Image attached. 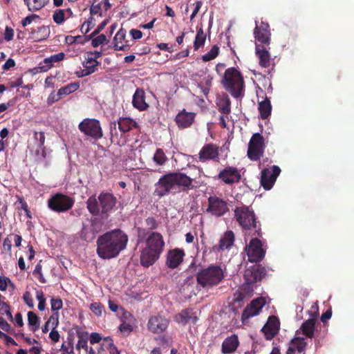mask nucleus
<instances>
[{
  "mask_svg": "<svg viewBox=\"0 0 354 354\" xmlns=\"http://www.w3.org/2000/svg\"><path fill=\"white\" fill-rule=\"evenodd\" d=\"M175 319L177 322L182 325H186L190 322L196 324L198 320V316L192 308H185L176 315Z\"/></svg>",
  "mask_w": 354,
  "mask_h": 354,
  "instance_id": "a878e982",
  "label": "nucleus"
},
{
  "mask_svg": "<svg viewBox=\"0 0 354 354\" xmlns=\"http://www.w3.org/2000/svg\"><path fill=\"white\" fill-rule=\"evenodd\" d=\"M127 31L124 28H121L118 30L114 37L113 44L115 50H128L129 48V44H122L126 37Z\"/></svg>",
  "mask_w": 354,
  "mask_h": 354,
  "instance_id": "c756f323",
  "label": "nucleus"
},
{
  "mask_svg": "<svg viewBox=\"0 0 354 354\" xmlns=\"http://www.w3.org/2000/svg\"><path fill=\"white\" fill-rule=\"evenodd\" d=\"M292 344L299 353H302L306 348V342L304 337H296L292 339Z\"/></svg>",
  "mask_w": 354,
  "mask_h": 354,
  "instance_id": "79ce46f5",
  "label": "nucleus"
},
{
  "mask_svg": "<svg viewBox=\"0 0 354 354\" xmlns=\"http://www.w3.org/2000/svg\"><path fill=\"white\" fill-rule=\"evenodd\" d=\"M132 104L133 107L140 111H146L149 104L146 102V95L143 88H138L133 96Z\"/></svg>",
  "mask_w": 354,
  "mask_h": 354,
  "instance_id": "393cba45",
  "label": "nucleus"
},
{
  "mask_svg": "<svg viewBox=\"0 0 354 354\" xmlns=\"http://www.w3.org/2000/svg\"><path fill=\"white\" fill-rule=\"evenodd\" d=\"M279 329L280 322L279 318L275 317V315H270L261 330L267 340H272L275 335L279 333Z\"/></svg>",
  "mask_w": 354,
  "mask_h": 354,
  "instance_id": "6ab92c4d",
  "label": "nucleus"
},
{
  "mask_svg": "<svg viewBox=\"0 0 354 354\" xmlns=\"http://www.w3.org/2000/svg\"><path fill=\"white\" fill-rule=\"evenodd\" d=\"M258 109L260 112V117L263 120L268 118L271 115L272 106L268 97H266L263 100L260 101Z\"/></svg>",
  "mask_w": 354,
  "mask_h": 354,
  "instance_id": "473e14b6",
  "label": "nucleus"
},
{
  "mask_svg": "<svg viewBox=\"0 0 354 354\" xmlns=\"http://www.w3.org/2000/svg\"><path fill=\"white\" fill-rule=\"evenodd\" d=\"M231 100L229 95L223 94L216 99L218 109L223 115H228L231 113Z\"/></svg>",
  "mask_w": 354,
  "mask_h": 354,
  "instance_id": "7c9ffc66",
  "label": "nucleus"
},
{
  "mask_svg": "<svg viewBox=\"0 0 354 354\" xmlns=\"http://www.w3.org/2000/svg\"><path fill=\"white\" fill-rule=\"evenodd\" d=\"M234 216L245 234L262 236L261 223L258 221L253 209L245 205L236 206L234 209Z\"/></svg>",
  "mask_w": 354,
  "mask_h": 354,
  "instance_id": "39448f33",
  "label": "nucleus"
},
{
  "mask_svg": "<svg viewBox=\"0 0 354 354\" xmlns=\"http://www.w3.org/2000/svg\"><path fill=\"white\" fill-rule=\"evenodd\" d=\"M49 0H24L25 4L28 7L30 11H35L42 9Z\"/></svg>",
  "mask_w": 354,
  "mask_h": 354,
  "instance_id": "e433bc0d",
  "label": "nucleus"
},
{
  "mask_svg": "<svg viewBox=\"0 0 354 354\" xmlns=\"http://www.w3.org/2000/svg\"><path fill=\"white\" fill-rule=\"evenodd\" d=\"M316 319L310 318L304 322L300 327V330H302L304 335L309 338H313L315 335V331L316 328Z\"/></svg>",
  "mask_w": 354,
  "mask_h": 354,
  "instance_id": "2f4dec72",
  "label": "nucleus"
},
{
  "mask_svg": "<svg viewBox=\"0 0 354 354\" xmlns=\"http://www.w3.org/2000/svg\"><path fill=\"white\" fill-rule=\"evenodd\" d=\"M185 255V251L178 248L169 250L166 257V266L170 269H176L183 262Z\"/></svg>",
  "mask_w": 354,
  "mask_h": 354,
  "instance_id": "412c9836",
  "label": "nucleus"
},
{
  "mask_svg": "<svg viewBox=\"0 0 354 354\" xmlns=\"http://www.w3.org/2000/svg\"><path fill=\"white\" fill-rule=\"evenodd\" d=\"M0 328L10 334H15V329L6 322L4 318L0 317Z\"/></svg>",
  "mask_w": 354,
  "mask_h": 354,
  "instance_id": "5fc2aeb1",
  "label": "nucleus"
},
{
  "mask_svg": "<svg viewBox=\"0 0 354 354\" xmlns=\"http://www.w3.org/2000/svg\"><path fill=\"white\" fill-rule=\"evenodd\" d=\"M195 112L187 111L183 109L178 112L175 118V122L180 129H185L192 126L196 120Z\"/></svg>",
  "mask_w": 354,
  "mask_h": 354,
  "instance_id": "aec40b11",
  "label": "nucleus"
},
{
  "mask_svg": "<svg viewBox=\"0 0 354 354\" xmlns=\"http://www.w3.org/2000/svg\"><path fill=\"white\" fill-rule=\"evenodd\" d=\"M193 180V178H189L183 172H169L162 176L155 183L153 194L162 198L171 192H175L176 189L188 192L194 188Z\"/></svg>",
  "mask_w": 354,
  "mask_h": 354,
  "instance_id": "f03ea898",
  "label": "nucleus"
},
{
  "mask_svg": "<svg viewBox=\"0 0 354 354\" xmlns=\"http://www.w3.org/2000/svg\"><path fill=\"white\" fill-rule=\"evenodd\" d=\"M198 160L201 162L208 160H219V147L214 144L204 145L198 154Z\"/></svg>",
  "mask_w": 354,
  "mask_h": 354,
  "instance_id": "a211bd4d",
  "label": "nucleus"
},
{
  "mask_svg": "<svg viewBox=\"0 0 354 354\" xmlns=\"http://www.w3.org/2000/svg\"><path fill=\"white\" fill-rule=\"evenodd\" d=\"M109 19H105V20L102 21L101 22V24H100L98 25V26L97 27L95 30H94L91 33V37H93L94 36L97 35V34L100 33V32L102 31V30L104 28V27L106 26V24H109Z\"/></svg>",
  "mask_w": 354,
  "mask_h": 354,
  "instance_id": "680f3d73",
  "label": "nucleus"
},
{
  "mask_svg": "<svg viewBox=\"0 0 354 354\" xmlns=\"http://www.w3.org/2000/svg\"><path fill=\"white\" fill-rule=\"evenodd\" d=\"M28 324L30 326H32V330L35 331L38 330L39 327V317L35 313V312L29 311L28 313Z\"/></svg>",
  "mask_w": 354,
  "mask_h": 354,
  "instance_id": "c03bdc74",
  "label": "nucleus"
},
{
  "mask_svg": "<svg viewBox=\"0 0 354 354\" xmlns=\"http://www.w3.org/2000/svg\"><path fill=\"white\" fill-rule=\"evenodd\" d=\"M22 298H23L24 302L26 303V304L28 305V306L29 308H34L35 304L33 302V298H32V296L31 295V293L29 291H26L24 293Z\"/></svg>",
  "mask_w": 354,
  "mask_h": 354,
  "instance_id": "bf43d9fd",
  "label": "nucleus"
},
{
  "mask_svg": "<svg viewBox=\"0 0 354 354\" xmlns=\"http://www.w3.org/2000/svg\"><path fill=\"white\" fill-rule=\"evenodd\" d=\"M217 179L224 184L232 185L241 180V174L238 168L227 166L223 168L217 175Z\"/></svg>",
  "mask_w": 354,
  "mask_h": 354,
  "instance_id": "f3484780",
  "label": "nucleus"
},
{
  "mask_svg": "<svg viewBox=\"0 0 354 354\" xmlns=\"http://www.w3.org/2000/svg\"><path fill=\"white\" fill-rule=\"evenodd\" d=\"M128 234L120 228L106 232L97 239V254L102 259L118 257L128 245Z\"/></svg>",
  "mask_w": 354,
  "mask_h": 354,
  "instance_id": "f257e3e1",
  "label": "nucleus"
},
{
  "mask_svg": "<svg viewBox=\"0 0 354 354\" xmlns=\"http://www.w3.org/2000/svg\"><path fill=\"white\" fill-rule=\"evenodd\" d=\"M118 129L122 133H128L133 127H138L136 122L129 118H120L118 120Z\"/></svg>",
  "mask_w": 354,
  "mask_h": 354,
  "instance_id": "72a5a7b5",
  "label": "nucleus"
},
{
  "mask_svg": "<svg viewBox=\"0 0 354 354\" xmlns=\"http://www.w3.org/2000/svg\"><path fill=\"white\" fill-rule=\"evenodd\" d=\"M11 280L10 278L6 277H0V290L5 291L8 288V283H10Z\"/></svg>",
  "mask_w": 354,
  "mask_h": 354,
  "instance_id": "69168bd1",
  "label": "nucleus"
},
{
  "mask_svg": "<svg viewBox=\"0 0 354 354\" xmlns=\"http://www.w3.org/2000/svg\"><path fill=\"white\" fill-rule=\"evenodd\" d=\"M34 137L37 140H38L39 147H42L43 145H44V143H45V133H44L35 132Z\"/></svg>",
  "mask_w": 354,
  "mask_h": 354,
  "instance_id": "338daca9",
  "label": "nucleus"
},
{
  "mask_svg": "<svg viewBox=\"0 0 354 354\" xmlns=\"http://www.w3.org/2000/svg\"><path fill=\"white\" fill-rule=\"evenodd\" d=\"M145 225L149 230H156L158 227V223L153 216H149L145 219Z\"/></svg>",
  "mask_w": 354,
  "mask_h": 354,
  "instance_id": "8fccbe9b",
  "label": "nucleus"
},
{
  "mask_svg": "<svg viewBox=\"0 0 354 354\" xmlns=\"http://www.w3.org/2000/svg\"><path fill=\"white\" fill-rule=\"evenodd\" d=\"M50 323V326L52 329H56L59 325V314L57 312H55L48 319Z\"/></svg>",
  "mask_w": 354,
  "mask_h": 354,
  "instance_id": "4d7b16f0",
  "label": "nucleus"
},
{
  "mask_svg": "<svg viewBox=\"0 0 354 354\" xmlns=\"http://www.w3.org/2000/svg\"><path fill=\"white\" fill-rule=\"evenodd\" d=\"M82 65L87 70L88 74L91 75L97 71V66L100 65V62L97 61V59H94L89 53L87 52L86 57L82 62Z\"/></svg>",
  "mask_w": 354,
  "mask_h": 354,
  "instance_id": "f704fd0d",
  "label": "nucleus"
},
{
  "mask_svg": "<svg viewBox=\"0 0 354 354\" xmlns=\"http://www.w3.org/2000/svg\"><path fill=\"white\" fill-rule=\"evenodd\" d=\"M39 15H36V14H31L29 16L23 18L21 20V25L23 27H26V26L32 24V21L35 20V19H39Z\"/></svg>",
  "mask_w": 354,
  "mask_h": 354,
  "instance_id": "052dcab7",
  "label": "nucleus"
},
{
  "mask_svg": "<svg viewBox=\"0 0 354 354\" xmlns=\"http://www.w3.org/2000/svg\"><path fill=\"white\" fill-rule=\"evenodd\" d=\"M106 37L105 35H103L102 33L101 35L95 37L92 41L91 44L93 47H97L99 45L102 44L103 43L106 42Z\"/></svg>",
  "mask_w": 354,
  "mask_h": 354,
  "instance_id": "13d9d810",
  "label": "nucleus"
},
{
  "mask_svg": "<svg viewBox=\"0 0 354 354\" xmlns=\"http://www.w3.org/2000/svg\"><path fill=\"white\" fill-rule=\"evenodd\" d=\"M219 54V47L217 46H213L212 48L207 53L202 55V59L203 62H209V60L214 59L217 57Z\"/></svg>",
  "mask_w": 354,
  "mask_h": 354,
  "instance_id": "37998d69",
  "label": "nucleus"
},
{
  "mask_svg": "<svg viewBox=\"0 0 354 354\" xmlns=\"http://www.w3.org/2000/svg\"><path fill=\"white\" fill-rule=\"evenodd\" d=\"M235 240V236L232 231H227L224 233L223 236L221 237L218 245H214L212 250L214 252H221L225 250H229L232 247Z\"/></svg>",
  "mask_w": 354,
  "mask_h": 354,
  "instance_id": "5701e85b",
  "label": "nucleus"
},
{
  "mask_svg": "<svg viewBox=\"0 0 354 354\" xmlns=\"http://www.w3.org/2000/svg\"><path fill=\"white\" fill-rule=\"evenodd\" d=\"M50 303L52 311L59 310L63 307V301L60 298H52Z\"/></svg>",
  "mask_w": 354,
  "mask_h": 354,
  "instance_id": "3c124183",
  "label": "nucleus"
},
{
  "mask_svg": "<svg viewBox=\"0 0 354 354\" xmlns=\"http://www.w3.org/2000/svg\"><path fill=\"white\" fill-rule=\"evenodd\" d=\"M102 340V337L100 333H92L90 334V344H95Z\"/></svg>",
  "mask_w": 354,
  "mask_h": 354,
  "instance_id": "774afa93",
  "label": "nucleus"
},
{
  "mask_svg": "<svg viewBox=\"0 0 354 354\" xmlns=\"http://www.w3.org/2000/svg\"><path fill=\"white\" fill-rule=\"evenodd\" d=\"M36 297L38 300V309L41 311L44 310L46 307V299L44 292L37 291Z\"/></svg>",
  "mask_w": 354,
  "mask_h": 354,
  "instance_id": "09e8293b",
  "label": "nucleus"
},
{
  "mask_svg": "<svg viewBox=\"0 0 354 354\" xmlns=\"http://www.w3.org/2000/svg\"><path fill=\"white\" fill-rule=\"evenodd\" d=\"M75 201L68 195L57 193L48 199V207L54 212L63 213L73 208Z\"/></svg>",
  "mask_w": 354,
  "mask_h": 354,
  "instance_id": "6e6552de",
  "label": "nucleus"
},
{
  "mask_svg": "<svg viewBox=\"0 0 354 354\" xmlns=\"http://www.w3.org/2000/svg\"><path fill=\"white\" fill-rule=\"evenodd\" d=\"M0 310H1L2 314L6 315V316L8 317V319L10 320V322H13V317L11 313L10 306L8 303L6 302H1V306L0 308Z\"/></svg>",
  "mask_w": 354,
  "mask_h": 354,
  "instance_id": "864d4df0",
  "label": "nucleus"
},
{
  "mask_svg": "<svg viewBox=\"0 0 354 354\" xmlns=\"http://www.w3.org/2000/svg\"><path fill=\"white\" fill-rule=\"evenodd\" d=\"M266 274V270L264 266L257 264L248 266L244 271V280L248 285L257 283L261 281Z\"/></svg>",
  "mask_w": 354,
  "mask_h": 354,
  "instance_id": "f8f14e48",
  "label": "nucleus"
},
{
  "mask_svg": "<svg viewBox=\"0 0 354 354\" xmlns=\"http://www.w3.org/2000/svg\"><path fill=\"white\" fill-rule=\"evenodd\" d=\"M250 239L248 245L245 247L248 261L250 262H260L265 257L266 251L263 248V243L258 236Z\"/></svg>",
  "mask_w": 354,
  "mask_h": 354,
  "instance_id": "9b49d317",
  "label": "nucleus"
},
{
  "mask_svg": "<svg viewBox=\"0 0 354 354\" xmlns=\"http://www.w3.org/2000/svg\"><path fill=\"white\" fill-rule=\"evenodd\" d=\"M266 145L265 138L259 133H253L248 146V156L250 160L257 161L263 157Z\"/></svg>",
  "mask_w": 354,
  "mask_h": 354,
  "instance_id": "1a4fd4ad",
  "label": "nucleus"
},
{
  "mask_svg": "<svg viewBox=\"0 0 354 354\" xmlns=\"http://www.w3.org/2000/svg\"><path fill=\"white\" fill-rule=\"evenodd\" d=\"M78 129L86 136L98 140L103 136V129L99 120L85 118L78 125Z\"/></svg>",
  "mask_w": 354,
  "mask_h": 354,
  "instance_id": "9d476101",
  "label": "nucleus"
},
{
  "mask_svg": "<svg viewBox=\"0 0 354 354\" xmlns=\"http://www.w3.org/2000/svg\"><path fill=\"white\" fill-rule=\"evenodd\" d=\"M65 55L64 52L50 55L49 57L44 59L43 62L39 64V68L41 71H48L54 66L55 63L63 60L65 58Z\"/></svg>",
  "mask_w": 354,
  "mask_h": 354,
  "instance_id": "cd10ccee",
  "label": "nucleus"
},
{
  "mask_svg": "<svg viewBox=\"0 0 354 354\" xmlns=\"http://www.w3.org/2000/svg\"><path fill=\"white\" fill-rule=\"evenodd\" d=\"M80 84L78 83H71L59 89V97L62 99V96L70 95V93L76 91L78 89Z\"/></svg>",
  "mask_w": 354,
  "mask_h": 354,
  "instance_id": "58836bf2",
  "label": "nucleus"
},
{
  "mask_svg": "<svg viewBox=\"0 0 354 354\" xmlns=\"http://www.w3.org/2000/svg\"><path fill=\"white\" fill-rule=\"evenodd\" d=\"M206 37L207 35L205 33L203 27L198 26L196 35L195 36V40L194 42V48L195 50H198L199 48L204 46Z\"/></svg>",
  "mask_w": 354,
  "mask_h": 354,
  "instance_id": "c9c22d12",
  "label": "nucleus"
},
{
  "mask_svg": "<svg viewBox=\"0 0 354 354\" xmlns=\"http://www.w3.org/2000/svg\"><path fill=\"white\" fill-rule=\"evenodd\" d=\"M53 20L57 24H62L65 21V13L62 9L56 10L53 13Z\"/></svg>",
  "mask_w": 354,
  "mask_h": 354,
  "instance_id": "de8ad7c7",
  "label": "nucleus"
},
{
  "mask_svg": "<svg viewBox=\"0 0 354 354\" xmlns=\"http://www.w3.org/2000/svg\"><path fill=\"white\" fill-rule=\"evenodd\" d=\"M50 34V28L43 25L42 26L38 27L37 29H32L30 32H29V38L36 42H39V41L48 39Z\"/></svg>",
  "mask_w": 354,
  "mask_h": 354,
  "instance_id": "c85d7f7f",
  "label": "nucleus"
},
{
  "mask_svg": "<svg viewBox=\"0 0 354 354\" xmlns=\"http://www.w3.org/2000/svg\"><path fill=\"white\" fill-rule=\"evenodd\" d=\"M153 160L156 162V164L162 165L167 162L168 158L163 149L161 148H158L154 153Z\"/></svg>",
  "mask_w": 354,
  "mask_h": 354,
  "instance_id": "4c0bfd02",
  "label": "nucleus"
},
{
  "mask_svg": "<svg viewBox=\"0 0 354 354\" xmlns=\"http://www.w3.org/2000/svg\"><path fill=\"white\" fill-rule=\"evenodd\" d=\"M90 309L95 315L100 316L103 311V304L99 302H94L90 304Z\"/></svg>",
  "mask_w": 354,
  "mask_h": 354,
  "instance_id": "6e6d98bb",
  "label": "nucleus"
},
{
  "mask_svg": "<svg viewBox=\"0 0 354 354\" xmlns=\"http://www.w3.org/2000/svg\"><path fill=\"white\" fill-rule=\"evenodd\" d=\"M104 340L106 342V348L109 350V354H120V351L113 344V342L110 337H106L104 338Z\"/></svg>",
  "mask_w": 354,
  "mask_h": 354,
  "instance_id": "49530a36",
  "label": "nucleus"
},
{
  "mask_svg": "<svg viewBox=\"0 0 354 354\" xmlns=\"http://www.w3.org/2000/svg\"><path fill=\"white\" fill-rule=\"evenodd\" d=\"M98 14L100 17H103L102 12V3L100 2L97 4L93 3L90 6V15L94 16V15Z\"/></svg>",
  "mask_w": 354,
  "mask_h": 354,
  "instance_id": "603ef678",
  "label": "nucleus"
},
{
  "mask_svg": "<svg viewBox=\"0 0 354 354\" xmlns=\"http://www.w3.org/2000/svg\"><path fill=\"white\" fill-rule=\"evenodd\" d=\"M165 248L163 236L158 232H149L145 246L140 250V263L143 267L153 266L159 260Z\"/></svg>",
  "mask_w": 354,
  "mask_h": 354,
  "instance_id": "7ed1b4c3",
  "label": "nucleus"
},
{
  "mask_svg": "<svg viewBox=\"0 0 354 354\" xmlns=\"http://www.w3.org/2000/svg\"><path fill=\"white\" fill-rule=\"evenodd\" d=\"M281 171V170L278 166L262 169L260 182L264 189L270 190L272 189Z\"/></svg>",
  "mask_w": 354,
  "mask_h": 354,
  "instance_id": "4468645a",
  "label": "nucleus"
},
{
  "mask_svg": "<svg viewBox=\"0 0 354 354\" xmlns=\"http://www.w3.org/2000/svg\"><path fill=\"white\" fill-rule=\"evenodd\" d=\"M269 46H265L261 44H256V55L259 59L261 66L267 68L271 65L272 59L269 53Z\"/></svg>",
  "mask_w": 354,
  "mask_h": 354,
  "instance_id": "b1692460",
  "label": "nucleus"
},
{
  "mask_svg": "<svg viewBox=\"0 0 354 354\" xmlns=\"http://www.w3.org/2000/svg\"><path fill=\"white\" fill-rule=\"evenodd\" d=\"M207 212L212 216H222L229 211L227 203L223 198L217 196H210L207 198Z\"/></svg>",
  "mask_w": 354,
  "mask_h": 354,
  "instance_id": "ddd939ff",
  "label": "nucleus"
},
{
  "mask_svg": "<svg viewBox=\"0 0 354 354\" xmlns=\"http://www.w3.org/2000/svg\"><path fill=\"white\" fill-rule=\"evenodd\" d=\"M224 277L221 266L217 265H210L206 268L201 269L196 274L198 284L207 289L220 284Z\"/></svg>",
  "mask_w": 354,
  "mask_h": 354,
  "instance_id": "0eeeda50",
  "label": "nucleus"
},
{
  "mask_svg": "<svg viewBox=\"0 0 354 354\" xmlns=\"http://www.w3.org/2000/svg\"><path fill=\"white\" fill-rule=\"evenodd\" d=\"M254 38L257 40L256 44H261L269 46L270 43L271 32L269 24L261 21L260 24L256 21V27L254 29Z\"/></svg>",
  "mask_w": 354,
  "mask_h": 354,
  "instance_id": "dca6fc26",
  "label": "nucleus"
},
{
  "mask_svg": "<svg viewBox=\"0 0 354 354\" xmlns=\"http://www.w3.org/2000/svg\"><path fill=\"white\" fill-rule=\"evenodd\" d=\"M94 21H95V19H94L93 16L91 15L90 17H88V19L86 21H85L84 22V24H82V26L81 27L82 32L84 33V34L88 33V32L90 31L91 28L94 27V26H95Z\"/></svg>",
  "mask_w": 354,
  "mask_h": 354,
  "instance_id": "a18cd8bd",
  "label": "nucleus"
},
{
  "mask_svg": "<svg viewBox=\"0 0 354 354\" xmlns=\"http://www.w3.org/2000/svg\"><path fill=\"white\" fill-rule=\"evenodd\" d=\"M239 337L236 334H232L226 337L222 344L221 351L223 354L232 353L236 351L239 348Z\"/></svg>",
  "mask_w": 354,
  "mask_h": 354,
  "instance_id": "bb28decb",
  "label": "nucleus"
},
{
  "mask_svg": "<svg viewBox=\"0 0 354 354\" xmlns=\"http://www.w3.org/2000/svg\"><path fill=\"white\" fill-rule=\"evenodd\" d=\"M103 228V223L102 220L97 218V217H93L90 221V230L93 234V236L97 233L102 231Z\"/></svg>",
  "mask_w": 354,
  "mask_h": 354,
  "instance_id": "a19ab883",
  "label": "nucleus"
},
{
  "mask_svg": "<svg viewBox=\"0 0 354 354\" xmlns=\"http://www.w3.org/2000/svg\"><path fill=\"white\" fill-rule=\"evenodd\" d=\"M169 319L162 315H154L151 317L148 324V330L153 333H162L169 325Z\"/></svg>",
  "mask_w": 354,
  "mask_h": 354,
  "instance_id": "4be33fe9",
  "label": "nucleus"
},
{
  "mask_svg": "<svg viewBox=\"0 0 354 354\" xmlns=\"http://www.w3.org/2000/svg\"><path fill=\"white\" fill-rule=\"evenodd\" d=\"M77 337L76 348L77 350L84 348L85 351H88V333H77Z\"/></svg>",
  "mask_w": 354,
  "mask_h": 354,
  "instance_id": "ea45409f",
  "label": "nucleus"
},
{
  "mask_svg": "<svg viewBox=\"0 0 354 354\" xmlns=\"http://www.w3.org/2000/svg\"><path fill=\"white\" fill-rule=\"evenodd\" d=\"M117 203L118 199L113 194L102 191L97 197L95 194L91 195L86 204L91 216L108 218L109 214L116 209Z\"/></svg>",
  "mask_w": 354,
  "mask_h": 354,
  "instance_id": "20e7f679",
  "label": "nucleus"
},
{
  "mask_svg": "<svg viewBox=\"0 0 354 354\" xmlns=\"http://www.w3.org/2000/svg\"><path fill=\"white\" fill-rule=\"evenodd\" d=\"M221 84L223 88L235 99L245 95L244 77L241 71L234 66L225 70Z\"/></svg>",
  "mask_w": 354,
  "mask_h": 354,
  "instance_id": "423d86ee",
  "label": "nucleus"
},
{
  "mask_svg": "<svg viewBox=\"0 0 354 354\" xmlns=\"http://www.w3.org/2000/svg\"><path fill=\"white\" fill-rule=\"evenodd\" d=\"M60 100V95L59 91L55 94V92H52L50 93L47 98V103L48 104H52L54 103V102L58 101Z\"/></svg>",
  "mask_w": 354,
  "mask_h": 354,
  "instance_id": "0e129e2a",
  "label": "nucleus"
},
{
  "mask_svg": "<svg viewBox=\"0 0 354 354\" xmlns=\"http://www.w3.org/2000/svg\"><path fill=\"white\" fill-rule=\"evenodd\" d=\"M266 304L265 299L260 297L251 301L250 304L243 310L241 315V321L245 323L253 316L259 315L263 306Z\"/></svg>",
  "mask_w": 354,
  "mask_h": 354,
  "instance_id": "2eb2a0df",
  "label": "nucleus"
},
{
  "mask_svg": "<svg viewBox=\"0 0 354 354\" xmlns=\"http://www.w3.org/2000/svg\"><path fill=\"white\" fill-rule=\"evenodd\" d=\"M14 36V29L10 27H6L4 31V39L6 41H10L13 39Z\"/></svg>",
  "mask_w": 354,
  "mask_h": 354,
  "instance_id": "e2e57ef3",
  "label": "nucleus"
}]
</instances>
